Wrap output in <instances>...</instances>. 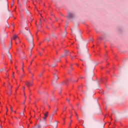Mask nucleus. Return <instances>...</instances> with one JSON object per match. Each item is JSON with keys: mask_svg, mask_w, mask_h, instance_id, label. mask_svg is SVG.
I'll return each mask as SVG.
<instances>
[{"mask_svg": "<svg viewBox=\"0 0 128 128\" xmlns=\"http://www.w3.org/2000/svg\"><path fill=\"white\" fill-rule=\"evenodd\" d=\"M14 4H12V6H14Z\"/></svg>", "mask_w": 128, "mask_h": 128, "instance_id": "nucleus-59", "label": "nucleus"}, {"mask_svg": "<svg viewBox=\"0 0 128 128\" xmlns=\"http://www.w3.org/2000/svg\"><path fill=\"white\" fill-rule=\"evenodd\" d=\"M39 54H40V56H42V52H39Z\"/></svg>", "mask_w": 128, "mask_h": 128, "instance_id": "nucleus-26", "label": "nucleus"}, {"mask_svg": "<svg viewBox=\"0 0 128 128\" xmlns=\"http://www.w3.org/2000/svg\"><path fill=\"white\" fill-rule=\"evenodd\" d=\"M8 112V108H6V112Z\"/></svg>", "mask_w": 128, "mask_h": 128, "instance_id": "nucleus-35", "label": "nucleus"}, {"mask_svg": "<svg viewBox=\"0 0 128 128\" xmlns=\"http://www.w3.org/2000/svg\"><path fill=\"white\" fill-rule=\"evenodd\" d=\"M92 66H93V70H94V68H96V66H98V64H94V63H92Z\"/></svg>", "mask_w": 128, "mask_h": 128, "instance_id": "nucleus-16", "label": "nucleus"}, {"mask_svg": "<svg viewBox=\"0 0 128 128\" xmlns=\"http://www.w3.org/2000/svg\"><path fill=\"white\" fill-rule=\"evenodd\" d=\"M56 62H60V60H59V61H56Z\"/></svg>", "mask_w": 128, "mask_h": 128, "instance_id": "nucleus-52", "label": "nucleus"}, {"mask_svg": "<svg viewBox=\"0 0 128 128\" xmlns=\"http://www.w3.org/2000/svg\"><path fill=\"white\" fill-rule=\"evenodd\" d=\"M78 120H80V119L78 118Z\"/></svg>", "mask_w": 128, "mask_h": 128, "instance_id": "nucleus-46", "label": "nucleus"}, {"mask_svg": "<svg viewBox=\"0 0 128 128\" xmlns=\"http://www.w3.org/2000/svg\"><path fill=\"white\" fill-rule=\"evenodd\" d=\"M0 128H2V126H0Z\"/></svg>", "mask_w": 128, "mask_h": 128, "instance_id": "nucleus-54", "label": "nucleus"}, {"mask_svg": "<svg viewBox=\"0 0 128 128\" xmlns=\"http://www.w3.org/2000/svg\"><path fill=\"white\" fill-rule=\"evenodd\" d=\"M78 80H76V82H78Z\"/></svg>", "mask_w": 128, "mask_h": 128, "instance_id": "nucleus-64", "label": "nucleus"}, {"mask_svg": "<svg viewBox=\"0 0 128 128\" xmlns=\"http://www.w3.org/2000/svg\"><path fill=\"white\" fill-rule=\"evenodd\" d=\"M2 10L3 12H8V2H7L6 6H3Z\"/></svg>", "mask_w": 128, "mask_h": 128, "instance_id": "nucleus-4", "label": "nucleus"}, {"mask_svg": "<svg viewBox=\"0 0 128 128\" xmlns=\"http://www.w3.org/2000/svg\"><path fill=\"white\" fill-rule=\"evenodd\" d=\"M10 46L9 47V50H10V48H12V39L11 40V42H10Z\"/></svg>", "mask_w": 128, "mask_h": 128, "instance_id": "nucleus-17", "label": "nucleus"}, {"mask_svg": "<svg viewBox=\"0 0 128 128\" xmlns=\"http://www.w3.org/2000/svg\"><path fill=\"white\" fill-rule=\"evenodd\" d=\"M24 112H26V108H24Z\"/></svg>", "mask_w": 128, "mask_h": 128, "instance_id": "nucleus-48", "label": "nucleus"}, {"mask_svg": "<svg viewBox=\"0 0 128 128\" xmlns=\"http://www.w3.org/2000/svg\"><path fill=\"white\" fill-rule=\"evenodd\" d=\"M24 75H22V76H21V78H24Z\"/></svg>", "mask_w": 128, "mask_h": 128, "instance_id": "nucleus-39", "label": "nucleus"}, {"mask_svg": "<svg viewBox=\"0 0 128 128\" xmlns=\"http://www.w3.org/2000/svg\"><path fill=\"white\" fill-rule=\"evenodd\" d=\"M22 115L24 116V112H22Z\"/></svg>", "mask_w": 128, "mask_h": 128, "instance_id": "nucleus-33", "label": "nucleus"}, {"mask_svg": "<svg viewBox=\"0 0 128 128\" xmlns=\"http://www.w3.org/2000/svg\"><path fill=\"white\" fill-rule=\"evenodd\" d=\"M70 52L66 50L64 52V56H70Z\"/></svg>", "mask_w": 128, "mask_h": 128, "instance_id": "nucleus-8", "label": "nucleus"}, {"mask_svg": "<svg viewBox=\"0 0 128 128\" xmlns=\"http://www.w3.org/2000/svg\"><path fill=\"white\" fill-rule=\"evenodd\" d=\"M32 64V62H30V64Z\"/></svg>", "mask_w": 128, "mask_h": 128, "instance_id": "nucleus-49", "label": "nucleus"}, {"mask_svg": "<svg viewBox=\"0 0 128 128\" xmlns=\"http://www.w3.org/2000/svg\"><path fill=\"white\" fill-rule=\"evenodd\" d=\"M46 126H48L46 122L43 121L38 124L37 128H46Z\"/></svg>", "mask_w": 128, "mask_h": 128, "instance_id": "nucleus-2", "label": "nucleus"}, {"mask_svg": "<svg viewBox=\"0 0 128 128\" xmlns=\"http://www.w3.org/2000/svg\"><path fill=\"white\" fill-rule=\"evenodd\" d=\"M25 84L28 86V88H30V86H32L34 85L32 82L30 81L25 82Z\"/></svg>", "mask_w": 128, "mask_h": 128, "instance_id": "nucleus-3", "label": "nucleus"}, {"mask_svg": "<svg viewBox=\"0 0 128 128\" xmlns=\"http://www.w3.org/2000/svg\"><path fill=\"white\" fill-rule=\"evenodd\" d=\"M16 44H18V42H16Z\"/></svg>", "mask_w": 128, "mask_h": 128, "instance_id": "nucleus-53", "label": "nucleus"}, {"mask_svg": "<svg viewBox=\"0 0 128 128\" xmlns=\"http://www.w3.org/2000/svg\"><path fill=\"white\" fill-rule=\"evenodd\" d=\"M10 107L11 112H14V110H12V107L11 106H10Z\"/></svg>", "mask_w": 128, "mask_h": 128, "instance_id": "nucleus-23", "label": "nucleus"}, {"mask_svg": "<svg viewBox=\"0 0 128 128\" xmlns=\"http://www.w3.org/2000/svg\"><path fill=\"white\" fill-rule=\"evenodd\" d=\"M26 38L30 44V48L29 50H32L34 46V36L32 35V33L30 30H28L27 34H26Z\"/></svg>", "mask_w": 128, "mask_h": 128, "instance_id": "nucleus-1", "label": "nucleus"}, {"mask_svg": "<svg viewBox=\"0 0 128 128\" xmlns=\"http://www.w3.org/2000/svg\"><path fill=\"white\" fill-rule=\"evenodd\" d=\"M52 68H55V66H56V65H52Z\"/></svg>", "mask_w": 128, "mask_h": 128, "instance_id": "nucleus-28", "label": "nucleus"}, {"mask_svg": "<svg viewBox=\"0 0 128 128\" xmlns=\"http://www.w3.org/2000/svg\"><path fill=\"white\" fill-rule=\"evenodd\" d=\"M23 104H25V102H24L23 103Z\"/></svg>", "mask_w": 128, "mask_h": 128, "instance_id": "nucleus-50", "label": "nucleus"}, {"mask_svg": "<svg viewBox=\"0 0 128 128\" xmlns=\"http://www.w3.org/2000/svg\"><path fill=\"white\" fill-rule=\"evenodd\" d=\"M13 40H20V38L18 36V35H14L13 36Z\"/></svg>", "mask_w": 128, "mask_h": 128, "instance_id": "nucleus-13", "label": "nucleus"}, {"mask_svg": "<svg viewBox=\"0 0 128 128\" xmlns=\"http://www.w3.org/2000/svg\"><path fill=\"white\" fill-rule=\"evenodd\" d=\"M82 66H84V64H82Z\"/></svg>", "mask_w": 128, "mask_h": 128, "instance_id": "nucleus-60", "label": "nucleus"}, {"mask_svg": "<svg viewBox=\"0 0 128 128\" xmlns=\"http://www.w3.org/2000/svg\"><path fill=\"white\" fill-rule=\"evenodd\" d=\"M46 40H47L48 42L50 41V38H49L48 39L45 38Z\"/></svg>", "mask_w": 128, "mask_h": 128, "instance_id": "nucleus-19", "label": "nucleus"}, {"mask_svg": "<svg viewBox=\"0 0 128 128\" xmlns=\"http://www.w3.org/2000/svg\"><path fill=\"white\" fill-rule=\"evenodd\" d=\"M96 106H97V108H99L100 109V112H102V110H100V103H98V102H96Z\"/></svg>", "mask_w": 128, "mask_h": 128, "instance_id": "nucleus-12", "label": "nucleus"}, {"mask_svg": "<svg viewBox=\"0 0 128 128\" xmlns=\"http://www.w3.org/2000/svg\"><path fill=\"white\" fill-rule=\"evenodd\" d=\"M80 78H82V77H81Z\"/></svg>", "mask_w": 128, "mask_h": 128, "instance_id": "nucleus-56", "label": "nucleus"}, {"mask_svg": "<svg viewBox=\"0 0 128 128\" xmlns=\"http://www.w3.org/2000/svg\"><path fill=\"white\" fill-rule=\"evenodd\" d=\"M52 126L54 128H58V122H54L52 124Z\"/></svg>", "mask_w": 128, "mask_h": 128, "instance_id": "nucleus-10", "label": "nucleus"}, {"mask_svg": "<svg viewBox=\"0 0 128 128\" xmlns=\"http://www.w3.org/2000/svg\"><path fill=\"white\" fill-rule=\"evenodd\" d=\"M72 120H71V122L70 124H70H72Z\"/></svg>", "mask_w": 128, "mask_h": 128, "instance_id": "nucleus-32", "label": "nucleus"}, {"mask_svg": "<svg viewBox=\"0 0 128 128\" xmlns=\"http://www.w3.org/2000/svg\"><path fill=\"white\" fill-rule=\"evenodd\" d=\"M64 82H65V84H66L68 82V80Z\"/></svg>", "mask_w": 128, "mask_h": 128, "instance_id": "nucleus-38", "label": "nucleus"}, {"mask_svg": "<svg viewBox=\"0 0 128 128\" xmlns=\"http://www.w3.org/2000/svg\"><path fill=\"white\" fill-rule=\"evenodd\" d=\"M11 60V64H12V60Z\"/></svg>", "mask_w": 128, "mask_h": 128, "instance_id": "nucleus-44", "label": "nucleus"}, {"mask_svg": "<svg viewBox=\"0 0 128 128\" xmlns=\"http://www.w3.org/2000/svg\"><path fill=\"white\" fill-rule=\"evenodd\" d=\"M80 60H82V62H84V59H80Z\"/></svg>", "mask_w": 128, "mask_h": 128, "instance_id": "nucleus-34", "label": "nucleus"}, {"mask_svg": "<svg viewBox=\"0 0 128 128\" xmlns=\"http://www.w3.org/2000/svg\"><path fill=\"white\" fill-rule=\"evenodd\" d=\"M16 68H18V66H15V68L16 70Z\"/></svg>", "mask_w": 128, "mask_h": 128, "instance_id": "nucleus-37", "label": "nucleus"}, {"mask_svg": "<svg viewBox=\"0 0 128 128\" xmlns=\"http://www.w3.org/2000/svg\"><path fill=\"white\" fill-rule=\"evenodd\" d=\"M12 77H13V78H14V72H13Z\"/></svg>", "mask_w": 128, "mask_h": 128, "instance_id": "nucleus-30", "label": "nucleus"}, {"mask_svg": "<svg viewBox=\"0 0 128 128\" xmlns=\"http://www.w3.org/2000/svg\"><path fill=\"white\" fill-rule=\"evenodd\" d=\"M83 126H84V128H86V125H84V124H83Z\"/></svg>", "mask_w": 128, "mask_h": 128, "instance_id": "nucleus-36", "label": "nucleus"}, {"mask_svg": "<svg viewBox=\"0 0 128 128\" xmlns=\"http://www.w3.org/2000/svg\"><path fill=\"white\" fill-rule=\"evenodd\" d=\"M54 78L56 80H58L59 78L58 75L54 74Z\"/></svg>", "mask_w": 128, "mask_h": 128, "instance_id": "nucleus-15", "label": "nucleus"}, {"mask_svg": "<svg viewBox=\"0 0 128 128\" xmlns=\"http://www.w3.org/2000/svg\"><path fill=\"white\" fill-rule=\"evenodd\" d=\"M94 76V72L93 71L92 72V73L90 74L88 76V80H92Z\"/></svg>", "mask_w": 128, "mask_h": 128, "instance_id": "nucleus-6", "label": "nucleus"}, {"mask_svg": "<svg viewBox=\"0 0 128 128\" xmlns=\"http://www.w3.org/2000/svg\"><path fill=\"white\" fill-rule=\"evenodd\" d=\"M54 114H56V110H54Z\"/></svg>", "mask_w": 128, "mask_h": 128, "instance_id": "nucleus-29", "label": "nucleus"}, {"mask_svg": "<svg viewBox=\"0 0 128 128\" xmlns=\"http://www.w3.org/2000/svg\"><path fill=\"white\" fill-rule=\"evenodd\" d=\"M88 58H90V54H88Z\"/></svg>", "mask_w": 128, "mask_h": 128, "instance_id": "nucleus-24", "label": "nucleus"}, {"mask_svg": "<svg viewBox=\"0 0 128 128\" xmlns=\"http://www.w3.org/2000/svg\"><path fill=\"white\" fill-rule=\"evenodd\" d=\"M76 66H78V64H77Z\"/></svg>", "mask_w": 128, "mask_h": 128, "instance_id": "nucleus-62", "label": "nucleus"}, {"mask_svg": "<svg viewBox=\"0 0 128 128\" xmlns=\"http://www.w3.org/2000/svg\"><path fill=\"white\" fill-rule=\"evenodd\" d=\"M48 112H46V114H44V116L43 118L44 120V122H46V118H48Z\"/></svg>", "mask_w": 128, "mask_h": 128, "instance_id": "nucleus-11", "label": "nucleus"}, {"mask_svg": "<svg viewBox=\"0 0 128 128\" xmlns=\"http://www.w3.org/2000/svg\"><path fill=\"white\" fill-rule=\"evenodd\" d=\"M14 28V25H13Z\"/></svg>", "mask_w": 128, "mask_h": 128, "instance_id": "nucleus-57", "label": "nucleus"}, {"mask_svg": "<svg viewBox=\"0 0 128 128\" xmlns=\"http://www.w3.org/2000/svg\"><path fill=\"white\" fill-rule=\"evenodd\" d=\"M9 86H10V84L8 83Z\"/></svg>", "mask_w": 128, "mask_h": 128, "instance_id": "nucleus-51", "label": "nucleus"}, {"mask_svg": "<svg viewBox=\"0 0 128 128\" xmlns=\"http://www.w3.org/2000/svg\"><path fill=\"white\" fill-rule=\"evenodd\" d=\"M26 13L27 14H30V12L28 10H26Z\"/></svg>", "mask_w": 128, "mask_h": 128, "instance_id": "nucleus-18", "label": "nucleus"}, {"mask_svg": "<svg viewBox=\"0 0 128 128\" xmlns=\"http://www.w3.org/2000/svg\"><path fill=\"white\" fill-rule=\"evenodd\" d=\"M23 90H26V87L23 86Z\"/></svg>", "mask_w": 128, "mask_h": 128, "instance_id": "nucleus-31", "label": "nucleus"}, {"mask_svg": "<svg viewBox=\"0 0 128 128\" xmlns=\"http://www.w3.org/2000/svg\"><path fill=\"white\" fill-rule=\"evenodd\" d=\"M7 56L8 58V60H12V54H10V50H8V54Z\"/></svg>", "mask_w": 128, "mask_h": 128, "instance_id": "nucleus-9", "label": "nucleus"}, {"mask_svg": "<svg viewBox=\"0 0 128 128\" xmlns=\"http://www.w3.org/2000/svg\"><path fill=\"white\" fill-rule=\"evenodd\" d=\"M32 62H34V60H32Z\"/></svg>", "mask_w": 128, "mask_h": 128, "instance_id": "nucleus-63", "label": "nucleus"}, {"mask_svg": "<svg viewBox=\"0 0 128 128\" xmlns=\"http://www.w3.org/2000/svg\"><path fill=\"white\" fill-rule=\"evenodd\" d=\"M32 56V54H30V56Z\"/></svg>", "mask_w": 128, "mask_h": 128, "instance_id": "nucleus-42", "label": "nucleus"}, {"mask_svg": "<svg viewBox=\"0 0 128 128\" xmlns=\"http://www.w3.org/2000/svg\"><path fill=\"white\" fill-rule=\"evenodd\" d=\"M10 86L11 88H12V86L10 85Z\"/></svg>", "mask_w": 128, "mask_h": 128, "instance_id": "nucleus-40", "label": "nucleus"}, {"mask_svg": "<svg viewBox=\"0 0 128 128\" xmlns=\"http://www.w3.org/2000/svg\"><path fill=\"white\" fill-rule=\"evenodd\" d=\"M74 16V15L72 13H69L68 15V20H70V18H72Z\"/></svg>", "mask_w": 128, "mask_h": 128, "instance_id": "nucleus-7", "label": "nucleus"}, {"mask_svg": "<svg viewBox=\"0 0 128 128\" xmlns=\"http://www.w3.org/2000/svg\"><path fill=\"white\" fill-rule=\"evenodd\" d=\"M64 110H66V107L63 108Z\"/></svg>", "mask_w": 128, "mask_h": 128, "instance_id": "nucleus-25", "label": "nucleus"}, {"mask_svg": "<svg viewBox=\"0 0 128 128\" xmlns=\"http://www.w3.org/2000/svg\"><path fill=\"white\" fill-rule=\"evenodd\" d=\"M66 34H68V32H66L64 34V36L66 37Z\"/></svg>", "mask_w": 128, "mask_h": 128, "instance_id": "nucleus-21", "label": "nucleus"}, {"mask_svg": "<svg viewBox=\"0 0 128 128\" xmlns=\"http://www.w3.org/2000/svg\"><path fill=\"white\" fill-rule=\"evenodd\" d=\"M22 72H24V62H22Z\"/></svg>", "mask_w": 128, "mask_h": 128, "instance_id": "nucleus-20", "label": "nucleus"}, {"mask_svg": "<svg viewBox=\"0 0 128 128\" xmlns=\"http://www.w3.org/2000/svg\"><path fill=\"white\" fill-rule=\"evenodd\" d=\"M4 48H6V46H4Z\"/></svg>", "mask_w": 128, "mask_h": 128, "instance_id": "nucleus-61", "label": "nucleus"}, {"mask_svg": "<svg viewBox=\"0 0 128 128\" xmlns=\"http://www.w3.org/2000/svg\"><path fill=\"white\" fill-rule=\"evenodd\" d=\"M50 108V106H49Z\"/></svg>", "mask_w": 128, "mask_h": 128, "instance_id": "nucleus-58", "label": "nucleus"}, {"mask_svg": "<svg viewBox=\"0 0 128 128\" xmlns=\"http://www.w3.org/2000/svg\"><path fill=\"white\" fill-rule=\"evenodd\" d=\"M76 40L78 42L82 40V34H77L76 37Z\"/></svg>", "mask_w": 128, "mask_h": 128, "instance_id": "nucleus-5", "label": "nucleus"}, {"mask_svg": "<svg viewBox=\"0 0 128 128\" xmlns=\"http://www.w3.org/2000/svg\"><path fill=\"white\" fill-rule=\"evenodd\" d=\"M14 112H15V114H16V111H14Z\"/></svg>", "mask_w": 128, "mask_h": 128, "instance_id": "nucleus-55", "label": "nucleus"}, {"mask_svg": "<svg viewBox=\"0 0 128 128\" xmlns=\"http://www.w3.org/2000/svg\"><path fill=\"white\" fill-rule=\"evenodd\" d=\"M64 56H61V58H62V57H64Z\"/></svg>", "mask_w": 128, "mask_h": 128, "instance_id": "nucleus-43", "label": "nucleus"}, {"mask_svg": "<svg viewBox=\"0 0 128 128\" xmlns=\"http://www.w3.org/2000/svg\"><path fill=\"white\" fill-rule=\"evenodd\" d=\"M54 114H52L51 116H50V120H49L50 122H52V120H53Z\"/></svg>", "mask_w": 128, "mask_h": 128, "instance_id": "nucleus-14", "label": "nucleus"}, {"mask_svg": "<svg viewBox=\"0 0 128 128\" xmlns=\"http://www.w3.org/2000/svg\"><path fill=\"white\" fill-rule=\"evenodd\" d=\"M28 128H30V125H28Z\"/></svg>", "mask_w": 128, "mask_h": 128, "instance_id": "nucleus-45", "label": "nucleus"}, {"mask_svg": "<svg viewBox=\"0 0 128 128\" xmlns=\"http://www.w3.org/2000/svg\"><path fill=\"white\" fill-rule=\"evenodd\" d=\"M68 100V102H70V100Z\"/></svg>", "mask_w": 128, "mask_h": 128, "instance_id": "nucleus-47", "label": "nucleus"}, {"mask_svg": "<svg viewBox=\"0 0 128 128\" xmlns=\"http://www.w3.org/2000/svg\"><path fill=\"white\" fill-rule=\"evenodd\" d=\"M42 19H40V26H42Z\"/></svg>", "mask_w": 128, "mask_h": 128, "instance_id": "nucleus-22", "label": "nucleus"}, {"mask_svg": "<svg viewBox=\"0 0 128 128\" xmlns=\"http://www.w3.org/2000/svg\"><path fill=\"white\" fill-rule=\"evenodd\" d=\"M39 76H42V73H41L40 75Z\"/></svg>", "mask_w": 128, "mask_h": 128, "instance_id": "nucleus-27", "label": "nucleus"}, {"mask_svg": "<svg viewBox=\"0 0 128 128\" xmlns=\"http://www.w3.org/2000/svg\"><path fill=\"white\" fill-rule=\"evenodd\" d=\"M75 114H76V116H78V113L75 112Z\"/></svg>", "mask_w": 128, "mask_h": 128, "instance_id": "nucleus-41", "label": "nucleus"}]
</instances>
